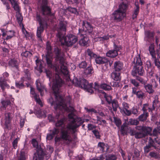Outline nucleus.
Here are the masks:
<instances>
[{"label": "nucleus", "instance_id": "nucleus-25", "mask_svg": "<svg viewBox=\"0 0 160 160\" xmlns=\"http://www.w3.org/2000/svg\"><path fill=\"white\" fill-rule=\"evenodd\" d=\"M97 120L93 122L95 123H97L98 125H102L103 126L106 125V122L104 120H101V118L98 116H97Z\"/></svg>", "mask_w": 160, "mask_h": 160}, {"label": "nucleus", "instance_id": "nucleus-5", "mask_svg": "<svg viewBox=\"0 0 160 160\" xmlns=\"http://www.w3.org/2000/svg\"><path fill=\"white\" fill-rule=\"evenodd\" d=\"M136 130L131 129L130 134L132 136H134L137 139L144 137L149 133L150 128L144 126H137L136 127Z\"/></svg>", "mask_w": 160, "mask_h": 160}, {"label": "nucleus", "instance_id": "nucleus-10", "mask_svg": "<svg viewBox=\"0 0 160 160\" xmlns=\"http://www.w3.org/2000/svg\"><path fill=\"white\" fill-rule=\"evenodd\" d=\"M42 3L39 9V11L42 13L43 15H48L50 14V8L47 6V0H42Z\"/></svg>", "mask_w": 160, "mask_h": 160}, {"label": "nucleus", "instance_id": "nucleus-18", "mask_svg": "<svg viewBox=\"0 0 160 160\" xmlns=\"http://www.w3.org/2000/svg\"><path fill=\"white\" fill-rule=\"evenodd\" d=\"M133 63L134 64V67H137V66L142 65V62L139 55H138L134 58Z\"/></svg>", "mask_w": 160, "mask_h": 160}, {"label": "nucleus", "instance_id": "nucleus-43", "mask_svg": "<svg viewBox=\"0 0 160 160\" xmlns=\"http://www.w3.org/2000/svg\"><path fill=\"white\" fill-rule=\"evenodd\" d=\"M114 36V35H107L106 36H104L102 37H99V38L100 39V41H104L108 39L109 38H112Z\"/></svg>", "mask_w": 160, "mask_h": 160}, {"label": "nucleus", "instance_id": "nucleus-36", "mask_svg": "<svg viewBox=\"0 0 160 160\" xmlns=\"http://www.w3.org/2000/svg\"><path fill=\"white\" fill-rule=\"evenodd\" d=\"M0 86L3 90H4V88H8L9 87V86L6 83V82L4 81H2V79L0 80Z\"/></svg>", "mask_w": 160, "mask_h": 160}, {"label": "nucleus", "instance_id": "nucleus-17", "mask_svg": "<svg viewBox=\"0 0 160 160\" xmlns=\"http://www.w3.org/2000/svg\"><path fill=\"white\" fill-rule=\"evenodd\" d=\"M44 156L43 152L40 150L38 152L37 155H34L33 160H43Z\"/></svg>", "mask_w": 160, "mask_h": 160}, {"label": "nucleus", "instance_id": "nucleus-52", "mask_svg": "<svg viewBox=\"0 0 160 160\" xmlns=\"http://www.w3.org/2000/svg\"><path fill=\"white\" fill-rule=\"evenodd\" d=\"M114 120L116 125L118 127H119L121 124V120L120 119L117 118L115 117L114 118Z\"/></svg>", "mask_w": 160, "mask_h": 160}, {"label": "nucleus", "instance_id": "nucleus-57", "mask_svg": "<svg viewBox=\"0 0 160 160\" xmlns=\"http://www.w3.org/2000/svg\"><path fill=\"white\" fill-rule=\"evenodd\" d=\"M102 66V70L103 71H105L107 70L108 65L107 62H104Z\"/></svg>", "mask_w": 160, "mask_h": 160}, {"label": "nucleus", "instance_id": "nucleus-16", "mask_svg": "<svg viewBox=\"0 0 160 160\" xmlns=\"http://www.w3.org/2000/svg\"><path fill=\"white\" fill-rule=\"evenodd\" d=\"M154 33L152 32L149 31H146L145 32L144 39L145 40L150 42L154 37Z\"/></svg>", "mask_w": 160, "mask_h": 160}, {"label": "nucleus", "instance_id": "nucleus-51", "mask_svg": "<svg viewBox=\"0 0 160 160\" xmlns=\"http://www.w3.org/2000/svg\"><path fill=\"white\" fill-rule=\"evenodd\" d=\"M32 143L34 147L37 149L39 148V146L38 142L35 139H32Z\"/></svg>", "mask_w": 160, "mask_h": 160}, {"label": "nucleus", "instance_id": "nucleus-45", "mask_svg": "<svg viewBox=\"0 0 160 160\" xmlns=\"http://www.w3.org/2000/svg\"><path fill=\"white\" fill-rule=\"evenodd\" d=\"M14 32L13 31H9L7 32V37L6 38V39H8L12 38L14 35Z\"/></svg>", "mask_w": 160, "mask_h": 160}, {"label": "nucleus", "instance_id": "nucleus-35", "mask_svg": "<svg viewBox=\"0 0 160 160\" xmlns=\"http://www.w3.org/2000/svg\"><path fill=\"white\" fill-rule=\"evenodd\" d=\"M148 116V113H143L138 117V119L141 121H143L147 119Z\"/></svg>", "mask_w": 160, "mask_h": 160}, {"label": "nucleus", "instance_id": "nucleus-50", "mask_svg": "<svg viewBox=\"0 0 160 160\" xmlns=\"http://www.w3.org/2000/svg\"><path fill=\"white\" fill-rule=\"evenodd\" d=\"M148 110H149V112L150 110H151V108L149 107L148 105L144 104L142 108V110L143 111V112L146 113H148L147 112V111Z\"/></svg>", "mask_w": 160, "mask_h": 160}, {"label": "nucleus", "instance_id": "nucleus-56", "mask_svg": "<svg viewBox=\"0 0 160 160\" xmlns=\"http://www.w3.org/2000/svg\"><path fill=\"white\" fill-rule=\"evenodd\" d=\"M47 152L49 154L52 153L53 151V149L52 147L51 146L48 145L47 148Z\"/></svg>", "mask_w": 160, "mask_h": 160}, {"label": "nucleus", "instance_id": "nucleus-42", "mask_svg": "<svg viewBox=\"0 0 160 160\" xmlns=\"http://www.w3.org/2000/svg\"><path fill=\"white\" fill-rule=\"evenodd\" d=\"M16 17L18 22H21L22 20V17L20 12H16Z\"/></svg>", "mask_w": 160, "mask_h": 160}, {"label": "nucleus", "instance_id": "nucleus-23", "mask_svg": "<svg viewBox=\"0 0 160 160\" xmlns=\"http://www.w3.org/2000/svg\"><path fill=\"white\" fill-rule=\"evenodd\" d=\"M9 65L12 67H14L18 70V63L14 59H11L9 62Z\"/></svg>", "mask_w": 160, "mask_h": 160}, {"label": "nucleus", "instance_id": "nucleus-53", "mask_svg": "<svg viewBox=\"0 0 160 160\" xmlns=\"http://www.w3.org/2000/svg\"><path fill=\"white\" fill-rule=\"evenodd\" d=\"M2 107L4 108L10 104L11 102L9 100L3 101L1 102Z\"/></svg>", "mask_w": 160, "mask_h": 160}, {"label": "nucleus", "instance_id": "nucleus-64", "mask_svg": "<svg viewBox=\"0 0 160 160\" xmlns=\"http://www.w3.org/2000/svg\"><path fill=\"white\" fill-rule=\"evenodd\" d=\"M22 32L24 34L26 38H28L30 36L29 34L27 32L25 28L22 29Z\"/></svg>", "mask_w": 160, "mask_h": 160}, {"label": "nucleus", "instance_id": "nucleus-22", "mask_svg": "<svg viewBox=\"0 0 160 160\" xmlns=\"http://www.w3.org/2000/svg\"><path fill=\"white\" fill-rule=\"evenodd\" d=\"M135 7L134 8L133 13L132 15V18L133 19L137 18L139 10V7L138 3L135 2Z\"/></svg>", "mask_w": 160, "mask_h": 160}, {"label": "nucleus", "instance_id": "nucleus-58", "mask_svg": "<svg viewBox=\"0 0 160 160\" xmlns=\"http://www.w3.org/2000/svg\"><path fill=\"white\" fill-rule=\"evenodd\" d=\"M19 138H18L15 139L12 142V144L13 147L14 148H16L17 147V144Z\"/></svg>", "mask_w": 160, "mask_h": 160}, {"label": "nucleus", "instance_id": "nucleus-24", "mask_svg": "<svg viewBox=\"0 0 160 160\" xmlns=\"http://www.w3.org/2000/svg\"><path fill=\"white\" fill-rule=\"evenodd\" d=\"M146 91L149 94L152 93L154 92V90L152 89V85L148 84L144 85V86Z\"/></svg>", "mask_w": 160, "mask_h": 160}, {"label": "nucleus", "instance_id": "nucleus-44", "mask_svg": "<svg viewBox=\"0 0 160 160\" xmlns=\"http://www.w3.org/2000/svg\"><path fill=\"white\" fill-rule=\"evenodd\" d=\"M24 78L25 79L29 80L30 79V72L28 69H26L24 70Z\"/></svg>", "mask_w": 160, "mask_h": 160}, {"label": "nucleus", "instance_id": "nucleus-38", "mask_svg": "<svg viewBox=\"0 0 160 160\" xmlns=\"http://www.w3.org/2000/svg\"><path fill=\"white\" fill-rule=\"evenodd\" d=\"M137 72L138 74L140 75L143 74L144 71L142 66H137Z\"/></svg>", "mask_w": 160, "mask_h": 160}, {"label": "nucleus", "instance_id": "nucleus-60", "mask_svg": "<svg viewBox=\"0 0 160 160\" xmlns=\"http://www.w3.org/2000/svg\"><path fill=\"white\" fill-rule=\"evenodd\" d=\"M64 123V119H62L58 121L56 123V125L57 127L62 126Z\"/></svg>", "mask_w": 160, "mask_h": 160}, {"label": "nucleus", "instance_id": "nucleus-1", "mask_svg": "<svg viewBox=\"0 0 160 160\" xmlns=\"http://www.w3.org/2000/svg\"><path fill=\"white\" fill-rule=\"evenodd\" d=\"M63 56L62 53L58 50L55 57V62L53 65L52 63L53 58L52 54L48 53L46 55V59L48 67L51 68H54L56 72L52 86L56 102L53 101L52 97L50 98L48 102L50 103L51 106H54L55 109L58 108L68 110L71 100L70 97L69 96L67 97L64 100L63 98L58 94L61 91V88L64 84V81L60 77L59 74L62 73L65 75H67L68 73L67 64Z\"/></svg>", "mask_w": 160, "mask_h": 160}, {"label": "nucleus", "instance_id": "nucleus-29", "mask_svg": "<svg viewBox=\"0 0 160 160\" xmlns=\"http://www.w3.org/2000/svg\"><path fill=\"white\" fill-rule=\"evenodd\" d=\"M35 113L38 117L44 118L46 117V112L44 111H41V110H39L36 111Z\"/></svg>", "mask_w": 160, "mask_h": 160}, {"label": "nucleus", "instance_id": "nucleus-32", "mask_svg": "<svg viewBox=\"0 0 160 160\" xmlns=\"http://www.w3.org/2000/svg\"><path fill=\"white\" fill-rule=\"evenodd\" d=\"M127 7L128 6L126 4H125L124 3H122L119 6V8L118 9L120 11H123L124 13H125L126 10L127 8Z\"/></svg>", "mask_w": 160, "mask_h": 160}, {"label": "nucleus", "instance_id": "nucleus-46", "mask_svg": "<svg viewBox=\"0 0 160 160\" xmlns=\"http://www.w3.org/2000/svg\"><path fill=\"white\" fill-rule=\"evenodd\" d=\"M117 158V157L115 155L110 154L107 157L106 160H116Z\"/></svg>", "mask_w": 160, "mask_h": 160}, {"label": "nucleus", "instance_id": "nucleus-7", "mask_svg": "<svg viewBox=\"0 0 160 160\" xmlns=\"http://www.w3.org/2000/svg\"><path fill=\"white\" fill-rule=\"evenodd\" d=\"M36 19L39 23L40 26L37 28V36L39 39L40 40H42L41 34L43 32L44 30V26L46 24L45 22H44L41 18V17L38 13L37 14Z\"/></svg>", "mask_w": 160, "mask_h": 160}, {"label": "nucleus", "instance_id": "nucleus-37", "mask_svg": "<svg viewBox=\"0 0 160 160\" xmlns=\"http://www.w3.org/2000/svg\"><path fill=\"white\" fill-rule=\"evenodd\" d=\"M153 60L155 65L159 68H160V62L158 58H157L156 57H154L152 58Z\"/></svg>", "mask_w": 160, "mask_h": 160}, {"label": "nucleus", "instance_id": "nucleus-21", "mask_svg": "<svg viewBox=\"0 0 160 160\" xmlns=\"http://www.w3.org/2000/svg\"><path fill=\"white\" fill-rule=\"evenodd\" d=\"M10 2L12 6L15 10L17 12H20V9L19 7L17 2L15 0H8Z\"/></svg>", "mask_w": 160, "mask_h": 160}, {"label": "nucleus", "instance_id": "nucleus-14", "mask_svg": "<svg viewBox=\"0 0 160 160\" xmlns=\"http://www.w3.org/2000/svg\"><path fill=\"white\" fill-rule=\"evenodd\" d=\"M82 26L83 29L85 31L87 30V33L90 34H92L93 31V27L91 26L90 23L86 21L83 22Z\"/></svg>", "mask_w": 160, "mask_h": 160}, {"label": "nucleus", "instance_id": "nucleus-63", "mask_svg": "<svg viewBox=\"0 0 160 160\" xmlns=\"http://www.w3.org/2000/svg\"><path fill=\"white\" fill-rule=\"evenodd\" d=\"M151 148L149 146L147 145L144 148V151L145 153H148L151 150Z\"/></svg>", "mask_w": 160, "mask_h": 160}, {"label": "nucleus", "instance_id": "nucleus-4", "mask_svg": "<svg viewBox=\"0 0 160 160\" xmlns=\"http://www.w3.org/2000/svg\"><path fill=\"white\" fill-rule=\"evenodd\" d=\"M69 118V122L67 125V128L75 133L77 132V128L81 125L84 122V120L79 118H78L72 113H70L68 115Z\"/></svg>", "mask_w": 160, "mask_h": 160}, {"label": "nucleus", "instance_id": "nucleus-41", "mask_svg": "<svg viewBox=\"0 0 160 160\" xmlns=\"http://www.w3.org/2000/svg\"><path fill=\"white\" fill-rule=\"evenodd\" d=\"M138 123V122L136 120L133 119H129L128 122V125H137Z\"/></svg>", "mask_w": 160, "mask_h": 160}, {"label": "nucleus", "instance_id": "nucleus-12", "mask_svg": "<svg viewBox=\"0 0 160 160\" xmlns=\"http://www.w3.org/2000/svg\"><path fill=\"white\" fill-rule=\"evenodd\" d=\"M69 131H71L72 133H72L71 131L68 130L67 127L66 129L61 130L60 136L61 138L63 140L65 141H68L70 142L71 141V139L69 136V133L68 132Z\"/></svg>", "mask_w": 160, "mask_h": 160}, {"label": "nucleus", "instance_id": "nucleus-55", "mask_svg": "<svg viewBox=\"0 0 160 160\" xmlns=\"http://www.w3.org/2000/svg\"><path fill=\"white\" fill-rule=\"evenodd\" d=\"M21 55L22 57H27L28 56H30L32 55V53L28 51H26L22 53Z\"/></svg>", "mask_w": 160, "mask_h": 160}, {"label": "nucleus", "instance_id": "nucleus-6", "mask_svg": "<svg viewBox=\"0 0 160 160\" xmlns=\"http://www.w3.org/2000/svg\"><path fill=\"white\" fill-rule=\"evenodd\" d=\"M86 53L90 56V58L95 59V62L97 64H103V63L107 62L108 61V60L105 58L98 56L89 49L87 50Z\"/></svg>", "mask_w": 160, "mask_h": 160}, {"label": "nucleus", "instance_id": "nucleus-47", "mask_svg": "<svg viewBox=\"0 0 160 160\" xmlns=\"http://www.w3.org/2000/svg\"><path fill=\"white\" fill-rule=\"evenodd\" d=\"M135 94L139 98H142L144 96V93L141 90L138 91V92Z\"/></svg>", "mask_w": 160, "mask_h": 160}, {"label": "nucleus", "instance_id": "nucleus-26", "mask_svg": "<svg viewBox=\"0 0 160 160\" xmlns=\"http://www.w3.org/2000/svg\"><path fill=\"white\" fill-rule=\"evenodd\" d=\"M149 51L151 55L152 58L156 57V53L154 50V46L153 44H151L149 47Z\"/></svg>", "mask_w": 160, "mask_h": 160}, {"label": "nucleus", "instance_id": "nucleus-15", "mask_svg": "<svg viewBox=\"0 0 160 160\" xmlns=\"http://www.w3.org/2000/svg\"><path fill=\"white\" fill-rule=\"evenodd\" d=\"M113 67L114 71L120 72L123 68V64L120 61H116L114 63Z\"/></svg>", "mask_w": 160, "mask_h": 160}, {"label": "nucleus", "instance_id": "nucleus-28", "mask_svg": "<svg viewBox=\"0 0 160 160\" xmlns=\"http://www.w3.org/2000/svg\"><path fill=\"white\" fill-rule=\"evenodd\" d=\"M157 127L153 129V134L154 136H156L158 133H160V123H156Z\"/></svg>", "mask_w": 160, "mask_h": 160}, {"label": "nucleus", "instance_id": "nucleus-19", "mask_svg": "<svg viewBox=\"0 0 160 160\" xmlns=\"http://www.w3.org/2000/svg\"><path fill=\"white\" fill-rule=\"evenodd\" d=\"M66 25L67 22H66L60 21L59 28L58 30V33L59 32H60L61 33H63L61 32L62 31H66Z\"/></svg>", "mask_w": 160, "mask_h": 160}, {"label": "nucleus", "instance_id": "nucleus-8", "mask_svg": "<svg viewBox=\"0 0 160 160\" xmlns=\"http://www.w3.org/2000/svg\"><path fill=\"white\" fill-rule=\"evenodd\" d=\"M85 32L84 30L79 29L78 34L81 37L79 43L82 46H86L89 42V39L86 37Z\"/></svg>", "mask_w": 160, "mask_h": 160}, {"label": "nucleus", "instance_id": "nucleus-49", "mask_svg": "<svg viewBox=\"0 0 160 160\" xmlns=\"http://www.w3.org/2000/svg\"><path fill=\"white\" fill-rule=\"evenodd\" d=\"M34 97L37 102L41 106H43L41 100L39 99L38 96L37 95H35L34 96Z\"/></svg>", "mask_w": 160, "mask_h": 160}, {"label": "nucleus", "instance_id": "nucleus-61", "mask_svg": "<svg viewBox=\"0 0 160 160\" xmlns=\"http://www.w3.org/2000/svg\"><path fill=\"white\" fill-rule=\"evenodd\" d=\"M87 66V64L85 61L82 62L78 65V66L80 68H86Z\"/></svg>", "mask_w": 160, "mask_h": 160}, {"label": "nucleus", "instance_id": "nucleus-40", "mask_svg": "<svg viewBox=\"0 0 160 160\" xmlns=\"http://www.w3.org/2000/svg\"><path fill=\"white\" fill-rule=\"evenodd\" d=\"M93 70V68L92 67H88L85 70L84 73L87 75L91 74L92 73Z\"/></svg>", "mask_w": 160, "mask_h": 160}, {"label": "nucleus", "instance_id": "nucleus-39", "mask_svg": "<svg viewBox=\"0 0 160 160\" xmlns=\"http://www.w3.org/2000/svg\"><path fill=\"white\" fill-rule=\"evenodd\" d=\"M36 62L37 67H35V69L37 70L39 72H42V70L40 67L41 64H40V62L39 60L38 59H37L36 60Z\"/></svg>", "mask_w": 160, "mask_h": 160}, {"label": "nucleus", "instance_id": "nucleus-48", "mask_svg": "<svg viewBox=\"0 0 160 160\" xmlns=\"http://www.w3.org/2000/svg\"><path fill=\"white\" fill-rule=\"evenodd\" d=\"M84 108L85 110H86V111L89 113H98L97 111L94 109L93 108L88 109V108L85 107Z\"/></svg>", "mask_w": 160, "mask_h": 160}, {"label": "nucleus", "instance_id": "nucleus-13", "mask_svg": "<svg viewBox=\"0 0 160 160\" xmlns=\"http://www.w3.org/2000/svg\"><path fill=\"white\" fill-rule=\"evenodd\" d=\"M12 118V115L11 113L5 112V125L8 129H10V123Z\"/></svg>", "mask_w": 160, "mask_h": 160}, {"label": "nucleus", "instance_id": "nucleus-9", "mask_svg": "<svg viewBox=\"0 0 160 160\" xmlns=\"http://www.w3.org/2000/svg\"><path fill=\"white\" fill-rule=\"evenodd\" d=\"M126 16V13L117 9L112 14V18L117 21H121Z\"/></svg>", "mask_w": 160, "mask_h": 160}, {"label": "nucleus", "instance_id": "nucleus-30", "mask_svg": "<svg viewBox=\"0 0 160 160\" xmlns=\"http://www.w3.org/2000/svg\"><path fill=\"white\" fill-rule=\"evenodd\" d=\"M111 103H112L113 110L114 111H116L117 108L119 107L118 102L116 100H113L112 101Z\"/></svg>", "mask_w": 160, "mask_h": 160}, {"label": "nucleus", "instance_id": "nucleus-2", "mask_svg": "<svg viewBox=\"0 0 160 160\" xmlns=\"http://www.w3.org/2000/svg\"><path fill=\"white\" fill-rule=\"evenodd\" d=\"M75 85L80 87L89 92L92 93L93 92V89L97 90L99 92V89L101 88L105 90H109L111 89V87L105 83L101 84L100 86L97 83H95L94 88L92 87V83L89 84L88 82L83 78H80L78 80L77 78L74 79L73 81Z\"/></svg>", "mask_w": 160, "mask_h": 160}, {"label": "nucleus", "instance_id": "nucleus-11", "mask_svg": "<svg viewBox=\"0 0 160 160\" xmlns=\"http://www.w3.org/2000/svg\"><path fill=\"white\" fill-rule=\"evenodd\" d=\"M114 49L109 50L106 53L107 56L111 58H114L118 55V52L121 49V47L118 46L114 44Z\"/></svg>", "mask_w": 160, "mask_h": 160}, {"label": "nucleus", "instance_id": "nucleus-3", "mask_svg": "<svg viewBox=\"0 0 160 160\" xmlns=\"http://www.w3.org/2000/svg\"><path fill=\"white\" fill-rule=\"evenodd\" d=\"M58 38L61 43L68 47L71 46L75 43L78 41V38L77 36L72 34H69L64 37V34L59 32L57 35Z\"/></svg>", "mask_w": 160, "mask_h": 160}, {"label": "nucleus", "instance_id": "nucleus-27", "mask_svg": "<svg viewBox=\"0 0 160 160\" xmlns=\"http://www.w3.org/2000/svg\"><path fill=\"white\" fill-rule=\"evenodd\" d=\"M36 83L37 89L41 93V95L42 96V91L44 89L43 86L41 85V83H40L39 80H36Z\"/></svg>", "mask_w": 160, "mask_h": 160}, {"label": "nucleus", "instance_id": "nucleus-34", "mask_svg": "<svg viewBox=\"0 0 160 160\" xmlns=\"http://www.w3.org/2000/svg\"><path fill=\"white\" fill-rule=\"evenodd\" d=\"M107 145V144H105L104 143L100 142L98 143V147L99 148L101 151L104 152L106 148L107 149H108Z\"/></svg>", "mask_w": 160, "mask_h": 160}, {"label": "nucleus", "instance_id": "nucleus-59", "mask_svg": "<svg viewBox=\"0 0 160 160\" xmlns=\"http://www.w3.org/2000/svg\"><path fill=\"white\" fill-rule=\"evenodd\" d=\"M104 159L103 154L100 155L99 157H94L90 160H103Z\"/></svg>", "mask_w": 160, "mask_h": 160}, {"label": "nucleus", "instance_id": "nucleus-33", "mask_svg": "<svg viewBox=\"0 0 160 160\" xmlns=\"http://www.w3.org/2000/svg\"><path fill=\"white\" fill-rule=\"evenodd\" d=\"M26 152L24 149H22L20 152V155L18 160H25Z\"/></svg>", "mask_w": 160, "mask_h": 160}, {"label": "nucleus", "instance_id": "nucleus-54", "mask_svg": "<svg viewBox=\"0 0 160 160\" xmlns=\"http://www.w3.org/2000/svg\"><path fill=\"white\" fill-rule=\"evenodd\" d=\"M148 145L149 146H150V147H151V148L152 147L155 148V141H153L151 138H150L149 140V142Z\"/></svg>", "mask_w": 160, "mask_h": 160}, {"label": "nucleus", "instance_id": "nucleus-31", "mask_svg": "<svg viewBox=\"0 0 160 160\" xmlns=\"http://www.w3.org/2000/svg\"><path fill=\"white\" fill-rule=\"evenodd\" d=\"M101 93L103 95V96L105 98L106 101L109 104L111 103L112 100V97L111 96L107 95L105 93L102 91H101Z\"/></svg>", "mask_w": 160, "mask_h": 160}, {"label": "nucleus", "instance_id": "nucleus-20", "mask_svg": "<svg viewBox=\"0 0 160 160\" xmlns=\"http://www.w3.org/2000/svg\"><path fill=\"white\" fill-rule=\"evenodd\" d=\"M120 74V72L113 71L111 74V77L115 81H120L121 79Z\"/></svg>", "mask_w": 160, "mask_h": 160}, {"label": "nucleus", "instance_id": "nucleus-62", "mask_svg": "<svg viewBox=\"0 0 160 160\" xmlns=\"http://www.w3.org/2000/svg\"><path fill=\"white\" fill-rule=\"evenodd\" d=\"M130 82L135 87L139 86V83L135 79H130Z\"/></svg>", "mask_w": 160, "mask_h": 160}]
</instances>
